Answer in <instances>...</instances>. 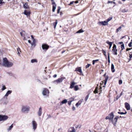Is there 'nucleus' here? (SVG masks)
Here are the masks:
<instances>
[{
	"mask_svg": "<svg viewBox=\"0 0 132 132\" xmlns=\"http://www.w3.org/2000/svg\"><path fill=\"white\" fill-rule=\"evenodd\" d=\"M0 64L5 67H10L12 66L13 63L9 61L6 58H4L3 59V62H0Z\"/></svg>",
	"mask_w": 132,
	"mask_h": 132,
	"instance_id": "f257e3e1",
	"label": "nucleus"
},
{
	"mask_svg": "<svg viewBox=\"0 0 132 132\" xmlns=\"http://www.w3.org/2000/svg\"><path fill=\"white\" fill-rule=\"evenodd\" d=\"M72 102H71V101H70L69 100L68 102V104L69 105H70L71 103Z\"/></svg>",
	"mask_w": 132,
	"mask_h": 132,
	"instance_id": "09e8293b",
	"label": "nucleus"
},
{
	"mask_svg": "<svg viewBox=\"0 0 132 132\" xmlns=\"http://www.w3.org/2000/svg\"><path fill=\"white\" fill-rule=\"evenodd\" d=\"M75 3L77 4L78 3V1H76L75 2Z\"/></svg>",
	"mask_w": 132,
	"mask_h": 132,
	"instance_id": "338daca9",
	"label": "nucleus"
},
{
	"mask_svg": "<svg viewBox=\"0 0 132 132\" xmlns=\"http://www.w3.org/2000/svg\"><path fill=\"white\" fill-rule=\"evenodd\" d=\"M31 44L32 46H35L36 45L35 43L34 42H32V43H31Z\"/></svg>",
	"mask_w": 132,
	"mask_h": 132,
	"instance_id": "37998d69",
	"label": "nucleus"
},
{
	"mask_svg": "<svg viewBox=\"0 0 132 132\" xmlns=\"http://www.w3.org/2000/svg\"><path fill=\"white\" fill-rule=\"evenodd\" d=\"M12 92V91L11 90H9L7 91L6 94L4 96V98L7 99V97Z\"/></svg>",
	"mask_w": 132,
	"mask_h": 132,
	"instance_id": "9b49d317",
	"label": "nucleus"
},
{
	"mask_svg": "<svg viewBox=\"0 0 132 132\" xmlns=\"http://www.w3.org/2000/svg\"><path fill=\"white\" fill-rule=\"evenodd\" d=\"M91 65L90 64H88L86 66V69H87V68H89L90 66V65Z\"/></svg>",
	"mask_w": 132,
	"mask_h": 132,
	"instance_id": "c03bdc74",
	"label": "nucleus"
},
{
	"mask_svg": "<svg viewBox=\"0 0 132 132\" xmlns=\"http://www.w3.org/2000/svg\"><path fill=\"white\" fill-rule=\"evenodd\" d=\"M123 43L122 42H120L119 43V44H122Z\"/></svg>",
	"mask_w": 132,
	"mask_h": 132,
	"instance_id": "774afa93",
	"label": "nucleus"
},
{
	"mask_svg": "<svg viewBox=\"0 0 132 132\" xmlns=\"http://www.w3.org/2000/svg\"><path fill=\"white\" fill-rule=\"evenodd\" d=\"M6 88L5 85H3L2 88V91H3L6 89Z\"/></svg>",
	"mask_w": 132,
	"mask_h": 132,
	"instance_id": "c9c22d12",
	"label": "nucleus"
},
{
	"mask_svg": "<svg viewBox=\"0 0 132 132\" xmlns=\"http://www.w3.org/2000/svg\"><path fill=\"white\" fill-rule=\"evenodd\" d=\"M79 89V88L78 85H76L74 87V89L76 91H77Z\"/></svg>",
	"mask_w": 132,
	"mask_h": 132,
	"instance_id": "cd10ccee",
	"label": "nucleus"
},
{
	"mask_svg": "<svg viewBox=\"0 0 132 132\" xmlns=\"http://www.w3.org/2000/svg\"><path fill=\"white\" fill-rule=\"evenodd\" d=\"M121 28L122 27L121 26H120L119 28L117 29L116 31V32L118 33L119 31L120 30Z\"/></svg>",
	"mask_w": 132,
	"mask_h": 132,
	"instance_id": "c85d7f7f",
	"label": "nucleus"
},
{
	"mask_svg": "<svg viewBox=\"0 0 132 132\" xmlns=\"http://www.w3.org/2000/svg\"><path fill=\"white\" fill-rule=\"evenodd\" d=\"M13 127V124H12L7 129V131H9Z\"/></svg>",
	"mask_w": 132,
	"mask_h": 132,
	"instance_id": "b1692460",
	"label": "nucleus"
},
{
	"mask_svg": "<svg viewBox=\"0 0 132 132\" xmlns=\"http://www.w3.org/2000/svg\"><path fill=\"white\" fill-rule=\"evenodd\" d=\"M42 93L43 95L48 96L49 93L48 90L46 88H44Z\"/></svg>",
	"mask_w": 132,
	"mask_h": 132,
	"instance_id": "39448f33",
	"label": "nucleus"
},
{
	"mask_svg": "<svg viewBox=\"0 0 132 132\" xmlns=\"http://www.w3.org/2000/svg\"><path fill=\"white\" fill-rule=\"evenodd\" d=\"M30 12L29 11H27L26 10H25L24 12L23 13L25 15H27V17H28V16H29V15L30 14Z\"/></svg>",
	"mask_w": 132,
	"mask_h": 132,
	"instance_id": "ddd939ff",
	"label": "nucleus"
},
{
	"mask_svg": "<svg viewBox=\"0 0 132 132\" xmlns=\"http://www.w3.org/2000/svg\"><path fill=\"white\" fill-rule=\"evenodd\" d=\"M127 112L126 111L125 113H123V112H118V113L120 114H126L127 113Z\"/></svg>",
	"mask_w": 132,
	"mask_h": 132,
	"instance_id": "72a5a7b5",
	"label": "nucleus"
},
{
	"mask_svg": "<svg viewBox=\"0 0 132 132\" xmlns=\"http://www.w3.org/2000/svg\"><path fill=\"white\" fill-rule=\"evenodd\" d=\"M72 110L73 111H74L75 110V108L74 106H73V107L72 108Z\"/></svg>",
	"mask_w": 132,
	"mask_h": 132,
	"instance_id": "4d7b16f0",
	"label": "nucleus"
},
{
	"mask_svg": "<svg viewBox=\"0 0 132 132\" xmlns=\"http://www.w3.org/2000/svg\"><path fill=\"white\" fill-rule=\"evenodd\" d=\"M17 50L18 52V54L19 56H20V53L21 52L20 49L19 47H18L17 48Z\"/></svg>",
	"mask_w": 132,
	"mask_h": 132,
	"instance_id": "6ab92c4d",
	"label": "nucleus"
},
{
	"mask_svg": "<svg viewBox=\"0 0 132 132\" xmlns=\"http://www.w3.org/2000/svg\"><path fill=\"white\" fill-rule=\"evenodd\" d=\"M112 51L113 52V54L114 55H117V50L116 49V45L115 44H113Z\"/></svg>",
	"mask_w": 132,
	"mask_h": 132,
	"instance_id": "9d476101",
	"label": "nucleus"
},
{
	"mask_svg": "<svg viewBox=\"0 0 132 132\" xmlns=\"http://www.w3.org/2000/svg\"><path fill=\"white\" fill-rule=\"evenodd\" d=\"M57 76V75L56 74H55V75H54L53 76V77H54V78H55V77H56Z\"/></svg>",
	"mask_w": 132,
	"mask_h": 132,
	"instance_id": "e2e57ef3",
	"label": "nucleus"
},
{
	"mask_svg": "<svg viewBox=\"0 0 132 132\" xmlns=\"http://www.w3.org/2000/svg\"><path fill=\"white\" fill-rule=\"evenodd\" d=\"M121 47L122 49L121 51L124 48V44H122L121 45Z\"/></svg>",
	"mask_w": 132,
	"mask_h": 132,
	"instance_id": "4c0bfd02",
	"label": "nucleus"
},
{
	"mask_svg": "<svg viewBox=\"0 0 132 132\" xmlns=\"http://www.w3.org/2000/svg\"><path fill=\"white\" fill-rule=\"evenodd\" d=\"M67 102V101L66 99H64L61 102L60 104V105H61L62 104L66 103Z\"/></svg>",
	"mask_w": 132,
	"mask_h": 132,
	"instance_id": "393cba45",
	"label": "nucleus"
},
{
	"mask_svg": "<svg viewBox=\"0 0 132 132\" xmlns=\"http://www.w3.org/2000/svg\"><path fill=\"white\" fill-rule=\"evenodd\" d=\"M132 48H127L126 49V51H128L129 50H131Z\"/></svg>",
	"mask_w": 132,
	"mask_h": 132,
	"instance_id": "052dcab7",
	"label": "nucleus"
},
{
	"mask_svg": "<svg viewBox=\"0 0 132 132\" xmlns=\"http://www.w3.org/2000/svg\"><path fill=\"white\" fill-rule=\"evenodd\" d=\"M121 96L119 95H118L117 96L116 98L114 100L115 101L117 100Z\"/></svg>",
	"mask_w": 132,
	"mask_h": 132,
	"instance_id": "58836bf2",
	"label": "nucleus"
},
{
	"mask_svg": "<svg viewBox=\"0 0 132 132\" xmlns=\"http://www.w3.org/2000/svg\"><path fill=\"white\" fill-rule=\"evenodd\" d=\"M119 117L118 116H117L116 117H115L114 118V120H115V121L114 122V121L112 122V123H113L114 125H115L116 124L117 122V119L118 118H119Z\"/></svg>",
	"mask_w": 132,
	"mask_h": 132,
	"instance_id": "a211bd4d",
	"label": "nucleus"
},
{
	"mask_svg": "<svg viewBox=\"0 0 132 132\" xmlns=\"http://www.w3.org/2000/svg\"><path fill=\"white\" fill-rule=\"evenodd\" d=\"M106 43L108 44L110 46L109 49H110V48L112 46V42H109V41H108L106 42Z\"/></svg>",
	"mask_w": 132,
	"mask_h": 132,
	"instance_id": "a878e982",
	"label": "nucleus"
},
{
	"mask_svg": "<svg viewBox=\"0 0 132 132\" xmlns=\"http://www.w3.org/2000/svg\"><path fill=\"white\" fill-rule=\"evenodd\" d=\"M71 132H75V130L74 128L73 127H72L71 128Z\"/></svg>",
	"mask_w": 132,
	"mask_h": 132,
	"instance_id": "e433bc0d",
	"label": "nucleus"
},
{
	"mask_svg": "<svg viewBox=\"0 0 132 132\" xmlns=\"http://www.w3.org/2000/svg\"><path fill=\"white\" fill-rule=\"evenodd\" d=\"M95 61L94 60H93V64L94 65L95 64Z\"/></svg>",
	"mask_w": 132,
	"mask_h": 132,
	"instance_id": "680f3d73",
	"label": "nucleus"
},
{
	"mask_svg": "<svg viewBox=\"0 0 132 132\" xmlns=\"http://www.w3.org/2000/svg\"><path fill=\"white\" fill-rule=\"evenodd\" d=\"M3 0H0V4H2L4 3V2L3 1Z\"/></svg>",
	"mask_w": 132,
	"mask_h": 132,
	"instance_id": "3c124183",
	"label": "nucleus"
},
{
	"mask_svg": "<svg viewBox=\"0 0 132 132\" xmlns=\"http://www.w3.org/2000/svg\"><path fill=\"white\" fill-rule=\"evenodd\" d=\"M102 53H103L104 55H105L106 56V52L105 51L103 50H102Z\"/></svg>",
	"mask_w": 132,
	"mask_h": 132,
	"instance_id": "a18cd8bd",
	"label": "nucleus"
},
{
	"mask_svg": "<svg viewBox=\"0 0 132 132\" xmlns=\"http://www.w3.org/2000/svg\"><path fill=\"white\" fill-rule=\"evenodd\" d=\"M65 79V78H64L63 77H61L60 78H59L57 80L54 81H53V82L55 84L60 83L62 82L63 80Z\"/></svg>",
	"mask_w": 132,
	"mask_h": 132,
	"instance_id": "423d86ee",
	"label": "nucleus"
},
{
	"mask_svg": "<svg viewBox=\"0 0 132 132\" xmlns=\"http://www.w3.org/2000/svg\"><path fill=\"white\" fill-rule=\"evenodd\" d=\"M108 78V77H107L105 78V79L104 80V85L103 84L104 82L103 81H102L101 82V85L100 86V89H101L102 87H105Z\"/></svg>",
	"mask_w": 132,
	"mask_h": 132,
	"instance_id": "20e7f679",
	"label": "nucleus"
},
{
	"mask_svg": "<svg viewBox=\"0 0 132 132\" xmlns=\"http://www.w3.org/2000/svg\"><path fill=\"white\" fill-rule=\"evenodd\" d=\"M125 106L127 110H129L130 109V106L129 103L127 102H126L125 104Z\"/></svg>",
	"mask_w": 132,
	"mask_h": 132,
	"instance_id": "f8f14e48",
	"label": "nucleus"
},
{
	"mask_svg": "<svg viewBox=\"0 0 132 132\" xmlns=\"http://www.w3.org/2000/svg\"><path fill=\"white\" fill-rule=\"evenodd\" d=\"M128 10H126L125 9H124L121 11V12L123 13H125L126 12H128Z\"/></svg>",
	"mask_w": 132,
	"mask_h": 132,
	"instance_id": "2f4dec72",
	"label": "nucleus"
},
{
	"mask_svg": "<svg viewBox=\"0 0 132 132\" xmlns=\"http://www.w3.org/2000/svg\"><path fill=\"white\" fill-rule=\"evenodd\" d=\"M84 31L83 30H82V29H80V30H79L76 33H81L83 32H84Z\"/></svg>",
	"mask_w": 132,
	"mask_h": 132,
	"instance_id": "7c9ffc66",
	"label": "nucleus"
},
{
	"mask_svg": "<svg viewBox=\"0 0 132 132\" xmlns=\"http://www.w3.org/2000/svg\"><path fill=\"white\" fill-rule=\"evenodd\" d=\"M111 69L112 72H114L115 71V69H114V66L113 64H112L111 65Z\"/></svg>",
	"mask_w": 132,
	"mask_h": 132,
	"instance_id": "4be33fe9",
	"label": "nucleus"
},
{
	"mask_svg": "<svg viewBox=\"0 0 132 132\" xmlns=\"http://www.w3.org/2000/svg\"><path fill=\"white\" fill-rule=\"evenodd\" d=\"M8 118V117L7 116L0 115V122L5 121Z\"/></svg>",
	"mask_w": 132,
	"mask_h": 132,
	"instance_id": "7ed1b4c3",
	"label": "nucleus"
},
{
	"mask_svg": "<svg viewBox=\"0 0 132 132\" xmlns=\"http://www.w3.org/2000/svg\"><path fill=\"white\" fill-rule=\"evenodd\" d=\"M108 62L109 63H110V56H108Z\"/></svg>",
	"mask_w": 132,
	"mask_h": 132,
	"instance_id": "6e6d98bb",
	"label": "nucleus"
},
{
	"mask_svg": "<svg viewBox=\"0 0 132 132\" xmlns=\"http://www.w3.org/2000/svg\"><path fill=\"white\" fill-rule=\"evenodd\" d=\"M114 117L113 113L112 112L108 116L106 117V119L112 120Z\"/></svg>",
	"mask_w": 132,
	"mask_h": 132,
	"instance_id": "6e6552de",
	"label": "nucleus"
},
{
	"mask_svg": "<svg viewBox=\"0 0 132 132\" xmlns=\"http://www.w3.org/2000/svg\"><path fill=\"white\" fill-rule=\"evenodd\" d=\"M51 1L52 2V5H56L55 3L54 0H51Z\"/></svg>",
	"mask_w": 132,
	"mask_h": 132,
	"instance_id": "79ce46f5",
	"label": "nucleus"
},
{
	"mask_svg": "<svg viewBox=\"0 0 132 132\" xmlns=\"http://www.w3.org/2000/svg\"><path fill=\"white\" fill-rule=\"evenodd\" d=\"M122 83V81L121 80H119V84L120 85Z\"/></svg>",
	"mask_w": 132,
	"mask_h": 132,
	"instance_id": "603ef678",
	"label": "nucleus"
},
{
	"mask_svg": "<svg viewBox=\"0 0 132 132\" xmlns=\"http://www.w3.org/2000/svg\"><path fill=\"white\" fill-rule=\"evenodd\" d=\"M132 44V42H130L128 44V46L129 47H131L132 46L131 44Z\"/></svg>",
	"mask_w": 132,
	"mask_h": 132,
	"instance_id": "8fccbe9b",
	"label": "nucleus"
},
{
	"mask_svg": "<svg viewBox=\"0 0 132 132\" xmlns=\"http://www.w3.org/2000/svg\"><path fill=\"white\" fill-rule=\"evenodd\" d=\"M112 2H113V1H109L108 2V3H112Z\"/></svg>",
	"mask_w": 132,
	"mask_h": 132,
	"instance_id": "0e129e2a",
	"label": "nucleus"
},
{
	"mask_svg": "<svg viewBox=\"0 0 132 132\" xmlns=\"http://www.w3.org/2000/svg\"><path fill=\"white\" fill-rule=\"evenodd\" d=\"M112 18V17H110L109 18L107 19L105 21H106V22H107V23H108V22L110 20H111Z\"/></svg>",
	"mask_w": 132,
	"mask_h": 132,
	"instance_id": "c756f323",
	"label": "nucleus"
},
{
	"mask_svg": "<svg viewBox=\"0 0 132 132\" xmlns=\"http://www.w3.org/2000/svg\"><path fill=\"white\" fill-rule=\"evenodd\" d=\"M98 89V87L97 86L96 87L95 89V90L94 91V93H98V91H97V89Z\"/></svg>",
	"mask_w": 132,
	"mask_h": 132,
	"instance_id": "473e14b6",
	"label": "nucleus"
},
{
	"mask_svg": "<svg viewBox=\"0 0 132 132\" xmlns=\"http://www.w3.org/2000/svg\"><path fill=\"white\" fill-rule=\"evenodd\" d=\"M24 32V31H23V32H20V34L22 36H23V34Z\"/></svg>",
	"mask_w": 132,
	"mask_h": 132,
	"instance_id": "864d4df0",
	"label": "nucleus"
},
{
	"mask_svg": "<svg viewBox=\"0 0 132 132\" xmlns=\"http://www.w3.org/2000/svg\"><path fill=\"white\" fill-rule=\"evenodd\" d=\"M76 84V83L74 82V81H72L70 83V88H72L74 87V85Z\"/></svg>",
	"mask_w": 132,
	"mask_h": 132,
	"instance_id": "dca6fc26",
	"label": "nucleus"
},
{
	"mask_svg": "<svg viewBox=\"0 0 132 132\" xmlns=\"http://www.w3.org/2000/svg\"><path fill=\"white\" fill-rule=\"evenodd\" d=\"M30 108L27 105H23L22 106L21 111L23 113H28L30 111Z\"/></svg>",
	"mask_w": 132,
	"mask_h": 132,
	"instance_id": "f03ea898",
	"label": "nucleus"
},
{
	"mask_svg": "<svg viewBox=\"0 0 132 132\" xmlns=\"http://www.w3.org/2000/svg\"><path fill=\"white\" fill-rule=\"evenodd\" d=\"M32 124L33 129L35 131L37 128V123L36 121L34 120L32 121Z\"/></svg>",
	"mask_w": 132,
	"mask_h": 132,
	"instance_id": "0eeeda50",
	"label": "nucleus"
},
{
	"mask_svg": "<svg viewBox=\"0 0 132 132\" xmlns=\"http://www.w3.org/2000/svg\"><path fill=\"white\" fill-rule=\"evenodd\" d=\"M57 20H56V22H54V23H55V25L54 26V28H55L56 27V25L57 24Z\"/></svg>",
	"mask_w": 132,
	"mask_h": 132,
	"instance_id": "de8ad7c7",
	"label": "nucleus"
},
{
	"mask_svg": "<svg viewBox=\"0 0 132 132\" xmlns=\"http://www.w3.org/2000/svg\"><path fill=\"white\" fill-rule=\"evenodd\" d=\"M75 71H77L80 73H82V71L81 70V68L80 67L77 68Z\"/></svg>",
	"mask_w": 132,
	"mask_h": 132,
	"instance_id": "412c9836",
	"label": "nucleus"
},
{
	"mask_svg": "<svg viewBox=\"0 0 132 132\" xmlns=\"http://www.w3.org/2000/svg\"><path fill=\"white\" fill-rule=\"evenodd\" d=\"M56 5H53V9H52V11L53 12H54L56 8Z\"/></svg>",
	"mask_w": 132,
	"mask_h": 132,
	"instance_id": "bb28decb",
	"label": "nucleus"
},
{
	"mask_svg": "<svg viewBox=\"0 0 132 132\" xmlns=\"http://www.w3.org/2000/svg\"><path fill=\"white\" fill-rule=\"evenodd\" d=\"M49 47V46L46 44H44L42 45V48L43 50H47Z\"/></svg>",
	"mask_w": 132,
	"mask_h": 132,
	"instance_id": "f3484780",
	"label": "nucleus"
},
{
	"mask_svg": "<svg viewBox=\"0 0 132 132\" xmlns=\"http://www.w3.org/2000/svg\"><path fill=\"white\" fill-rule=\"evenodd\" d=\"M82 101V99L80 100L77 103H76V106L77 108L78 107L79 105L81 104Z\"/></svg>",
	"mask_w": 132,
	"mask_h": 132,
	"instance_id": "2eb2a0df",
	"label": "nucleus"
},
{
	"mask_svg": "<svg viewBox=\"0 0 132 132\" xmlns=\"http://www.w3.org/2000/svg\"><path fill=\"white\" fill-rule=\"evenodd\" d=\"M69 100L70 101H71V102H72L74 101V99L72 97H71L69 98Z\"/></svg>",
	"mask_w": 132,
	"mask_h": 132,
	"instance_id": "ea45409f",
	"label": "nucleus"
},
{
	"mask_svg": "<svg viewBox=\"0 0 132 132\" xmlns=\"http://www.w3.org/2000/svg\"><path fill=\"white\" fill-rule=\"evenodd\" d=\"M60 9H61V8L60 7H58V9L57 10V13H59L60 12Z\"/></svg>",
	"mask_w": 132,
	"mask_h": 132,
	"instance_id": "49530a36",
	"label": "nucleus"
},
{
	"mask_svg": "<svg viewBox=\"0 0 132 132\" xmlns=\"http://www.w3.org/2000/svg\"><path fill=\"white\" fill-rule=\"evenodd\" d=\"M42 113V109L41 107H40L39 109L38 112V115L40 116Z\"/></svg>",
	"mask_w": 132,
	"mask_h": 132,
	"instance_id": "4468645a",
	"label": "nucleus"
},
{
	"mask_svg": "<svg viewBox=\"0 0 132 132\" xmlns=\"http://www.w3.org/2000/svg\"><path fill=\"white\" fill-rule=\"evenodd\" d=\"M33 39V42H32L35 43L36 42V40L34 39Z\"/></svg>",
	"mask_w": 132,
	"mask_h": 132,
	"instance_id": "bf43d9fd",
	"label": "nucleus"
},
{
	"mask_svg": "<svg viewBox=\"0 0 132 132\" xmlns=\"http://www.w3.org/2000/svg\"><path fill=\"white\" fill-rule=\"evenodd\" d=\"M29 37L28 36H25L24 37V38H23V39L24 40H27V39H28L29 38Z\"/></svg>",
	"mask_w": 132,
	"mask_h": 132,
	"instance_id": "f704fd0d",
	"label": "nucleus"
},
{
	"mask_svg": "<svg viewBox=\"0 0 132 132\" xmlns=\"http://www.w3.org/2000/svg\"><path fill=\"white\" fill-rule=\"evenodd\" d=\"M89 95H87L85 98V100L86 101L89 97Z\"/></svg>",
	"mask_w": 132,
	"mask_h": 132,
	"instance_id": "a19ab883",
	"label": "nucleus"
},
{
	"mask_svg": "<svg viewBox=\"0 0 132 132\" xmlns=\"http://www.w3.org/2000/svg\"><path fill=\"white\" fill-rule=\"evenodd\" d=\"M23 7L25 9H28L29 8V6L27 3H25L24 4Z\"/></svg>",
	"mask_w": 132,
	"mask_h": 132,
	"instance_id": "5701e85b",
	"label": "nucleus"
},
{
	"mask_svg": "<svg viewBox=\"0 0 132 132\" xmlns=\"http://www.w3.org/2000/svg\"><path fill=\"white\" fill-rule=\"evenodd\" d=\"M74 2L73 1H72V2H71L68 5H70L72 4H73V3Z\"/></svg>",
	"mask_w": 132,
	"mask_h": 132,
	"instance_id": "5fc2aeb1",
	"label": "nucleus"
},
{
	"mask_svg": "<svg viewBox=\"0 0 132 132\" xmlns=\"http://www.w3.org/2000/svg\"><path fill=\"white\" fill-rule=\"evenodd\" d=\"M129 57L130 58H131L132 57V54H129Z\"/></svg>",
	"mask_w": 132,
	"mask_h": 132,
	"instance_id": "13d9d810",
	"label": "nucleus"
},
{
	"mask_svg": "<svg viewBox=\"0 0 132 132\" xmlns=\"http://www.w3.org/2000/svg\"><path fill=\"white\" fill-rule=\"evenodd\" d=\"M97 24L100 26L102 25L105 26L108 25V23H107L106 21L105 20L104 21H99L98 22Z\"/></svg>",
	"mask_w": 132,
	"mask_h": 132,
	"instance_id": "1a4fd4ad",
	"label": "nucleus"
},
{
	"mask_svg": "<svg viewBox=\"0 0 132 132\" xmlns=\"http://www.w3.org/2000/svg\"><path fill=\"white\" fill-rule=\"evenodd\" d=\"M31 62L32 63H37L38 62V60L37 59H32L31 60Z\"/></svg>",
	"mask_w": 132,
	"mask_h": 132,
	"instance_id": "aec40b11",
	"label": "nucleus"
},
{
	"mask_svg": "<svg viewBox=\"0 0 132 132\" xmlns=\"http://www.w3.org/2000/svg\"><path fill=\"white\" fill-rule=\"evenodd\" d=\"M28 42L30 44H31V42L30 41V40H28Z\"/></svg>",
	"mask_w": 132,
	"mask_h": 132,
	"instance_id": "69168bd1",
	"label": "nucleus"
}]
</instances>
